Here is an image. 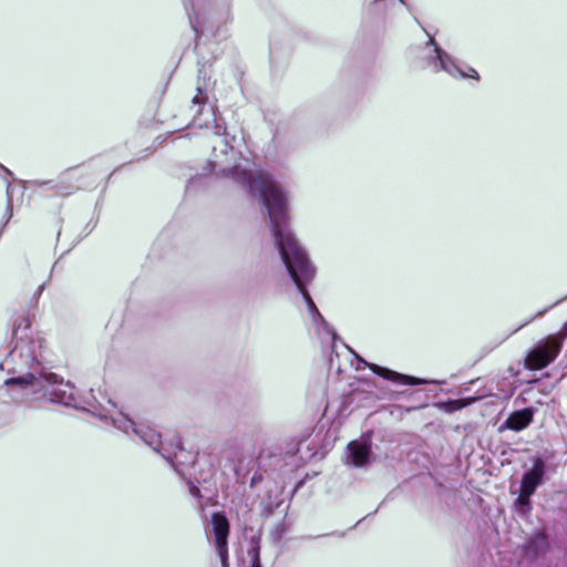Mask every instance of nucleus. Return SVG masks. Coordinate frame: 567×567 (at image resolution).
Returning a JSON list of instances; mask_svg holds the SVG:
<instances>
[{
  "label": "nucleus",
  "mask_w": 567,
  "mask_h": 567,
  "mask_svg": "<svg viewBox=\"0 0 567 567\" xmlns=\"http://www.w3.org/2000/svg\"><path fill=\"white\" fill-rule=\"evenodd\" d=\"M221 177L229 178L237 186L246 189L252 197L260 199L266 208L270 231L280 258L307 306L309 316L319 334H327L332 347L338 339L334 329L324 320L307 290V285L315 278L316 268L307 251L301 246L289 225L288 193L264 172L255 162L240 157L231 167L219 169Z\"/></svg>",
  "instance_id": "nucleus-1"
},
{
  "label": "nucleus",
  "mask_w": 567,
  "mask_h": 567,
  "mask_svg": "<svg viewBox=\"0 0 567 567\" xmlns=\"http://www.w3.org/2000/svg\"><path fill=\"white\" fill-rule=\"evenodd\" d=\"M11 349L1 361L0 369L11 374L6 386L18 388L22 395L35 394L52 402L78 408L73 386L58 374L39 369L42 339L31 330L28 315L19 313L12 321Z\"/></svg>",
  "instance_id": "nucleus-2"
},
{
  "label": "nucleus",
  "mask_w": 567,
  "mask_h": 567,
  "mask_svg": "<svg viewBox=\"0 0 567 567\" xmlns=\"http://www.w3.org/2000/svg\"><path fill=\"white\" fill-rule=\"evenodd\" d=\"M87 404L89 408L85 409L93 415L106 424H112L115 429L127 435L133 434L137 436L145 445L162 455L177 473L184 475L181 467L183 464L181 458L184 455V451L178 437L171 442H163L161 435L154 429L134 422L127 414L118 410L111 400H107L106 405L96 402H89Z\"/></svg>",
  "instance_id": "nucleus-3"
},
{
  "label": "nucleus",
  "mask_w": 567,
  "mask_h": 567,
  "mask_svg": "<svg viewBox=\"0 0 567 567\" xmlns=\"http://www.w3.org/2000/svg\"><path fill=\"white\" fill-rule=\"evenodd\" d=\"M425 50H427V53L424 56V60L426 65L434 72L444 71L451 76L458 79H480V75L475 69L465 64L457 63L453 56H451L436 44L432 37H430L429 41L426 42Z\"/></svg>",
  "instance_id": "nucleus-4"
},
{
  "label": "nucleus",
  "mask_w": 567,
  "mask_h": 567,
  "mask_svg": "<svg viewBox=\"0 0 567 567\" xmlns=\"http://www.w3.org/2000/svg\"><path fill=\"white\" fill-rule=\"evenodd\" d=\"M567 338V322L554 336L537 343L527 354L526 367L532 370H542L551 363L559 354L563 342Z\"/></svg>",
  "instance_id": "nucleus-5"
},
{
  "label": "nucleus",
  "mask_w": 567,
  "mask_h": 567,
  "mask_svg": "<svg viewBox=\"0 0 567 567\" xmlns=\"http://www.w3.org/2000/svg\"><path fill=\"white\" fill-rule=\"evenodd\" d=\"M358 360H359L360 364L368 367L374 374H377L385 380H389L391 382H394V383L408 384V385H422V384H427V383L443 384L444 383L443 381H440V382L427 381L425 379H419L415 377L402 374V373H399L391 369L378 365L375 363H370L360 357H358Z\"/></svg>",
  "instance_id": "nucleus-6"
},
{
  "label": "nucleus",
  "mask_w": 567,
  "mask_h": 567,
  "mask_svg": "<svg viewBox=\"0 0 567 567\" xmlns=\"http://www.w3.org/2000/svg\"><path fill=\"white\" fill-rule=\"evenodd\" d=\"M346 463L354 467H363L371 461V439L364 436L352 441L347 446Z\"/></svg>",
  "instance_id": "nucleus-7"
},
{
  "label": "nucleus",
  "mask_w": 567,
  "mask_h": 567,
  "mask_svg": "<svg viewBox=\"0 0 567 567\" xmlns=\"http://www.w3.org/2000/svg\"><path fill=\"white\" fill-rule=\"evenodd\" d=\"M208 0H189L185 2V9L188 14L189 23L196 33V37L204 34L209 27L207 25L206 9Z\"/></svg>",
  "instance_id": "nucleus-8"
},
{
  "label": "nucleus",
  "mask_w": 567,
  "mask_h": 567,
  "mask_svg": "<svg viewBox=\"0 0 567 567\" xmlns=\"http://www.w3.org/2000/svg\"><path fill=\"white\" fill-rule=\"evenodd\" d=\"M546 471L545 462L542 457H536L530 470L523 475L520 487L527 492H534L542 484Z\"/></svg>",
  "instance_id": "nucleus-9"
},
{
  "label": "nucleus",
  "mask_w": 567,
  "mask_h": 567,
  "mask_svg": "<svg viewBox=\"0 0 567 567\" xmlns=\"http://www.w3.org/2000/svg\"><path fill=\"white\" fill-rule=\"evenodd\" d=\"M210 523L215 547L228 546V535L230 527L226 515L223 512L213 513Z\"/></svg>",
  "instance_id": "nucleus-10"
},
{
  "label": "nucleus",
  "mask_w": 567,
  "mask_h": 567,
  "mask_svg": "<svg viewBox=\"0 0 567 567\" xmlns=\"http://www.w3.org/2000/svg\"><path fill=\"white\" fill-rule=\"evenodd\" d=\"M533 416L534 411L530 408L514 411L501 425V430L509 429L513 431H522L532 423Z\"/></svg>",
  "instance_id": "nucleus-11"
},
{
  "label": "nucleus",
  "mask_w": 567,
  "mask_h": 567,
  "mask_svg": "<svg viewBox=\"0 0 567 567\" xmlns=\"http://www.w3.org/2000/svg\"><path fill=\"white\" fill-rule=\"evenodd\" d=\"M212 124H214L215 127V134L218 136L226 135V127L221 126L217 123V118L215 115V112L212 107L208 109H199L198 114L194 116L193 118V126L196 127H209Z\"/></svg>",
  "instance_id": "nucleus-12"
},
{
  "label": "nucleus",
  "mask_w": 567,
  "mask_h": 567,
  "mask_svg": "<svg viewBox=\"0 0 567 567\" xmlns=\"http://www.w3.org/2000/svg\"><path fill=\"white\" fill-rule=\"evenodd\" d=\"M548 548L547 537L544 533L537 532L532 535L523 546L524 554L528 559L543 555Z\"/></svg>",
  "instance_id": "nucleus-13"
},
{
  "label": "nucleus",
  "mask_w": 567,
  "mask_h": 567,
  "mask_svg": "<svg viewBox=\"0 0 567 567\" xmlns=\"http://www.w3.org/2000/svg\"><path fill=\"white\" fill-rule=\"evenodd\" d=\"M235 152L233 146L226 138L220 140V145H214L213 147V159L209 161V165L213 169L220 166L223 163L227 162L228 156H234Z\"/></svg>",
  "instance_id": "nucleus-14"
},
{
  "label": "nucleus",
  "mask_w": 567,
  "mask_h": 567,
  "mask_svg": "<svg viewBox=\"0 0 567 567\" xmlns=\"http://www.w3.org/2000/svg\"><path fill=\"white\" fill-rule=\"evenodd\" d=\"M476 400H477L476 398H463V399H456V400H447L445 402H439L437 408L445 413H454L456 411H460V410L471 405Z\"/></svg>",
  "instance_id": "nucleus-15"
},
{
  "label": "nucleus",
  "mask_w": 567,
  "mask_h": 567,
  "mask_svg": "<svg viewBox=\"0 0 567 567\" xmlns=\"http://www.w3.org/2000/svg\"><path fill=\"white\" fill-rule=\"evenodd\" d=\"M74 173H75L74 168H70V169L65 171L61 175L60 181L56 184L51 185V188L54 189L55 194L68 195L72 192V187H66L64 184L73 177Z\"/></svg>",
  "instance_id": "nucleus-16"
},
{
  "label": "nucleus",
  "mask_w": 567,
  "mask_h": 567,
  "mask_svg": "<svg viewBox=\"0 0 567 567\" xmlns=\"http://www.w3.org/2000/svg\"><path fill=\"white\" fill-rule=\"evenodd\" d=\"M213 11L210 12L212 16H218L219 19H226L228 16V7L229 1L228 0H209Z\"/></svg>",
  "instance_id": "nucleus-17"
},
{
  "label": "nucleus",
  "mask_w": 567,
  "mask_h": 567,
  "mask_svg": "<svg viewBox=\"0 0 567 567\" xmlns=\"http://www.w3.org/2000/svg\"><path fill=\"white\" fill-rule=\"evenodd\" d=\"M534 494V492H527V489H522L516 498V503L519 504L523 508H525L526 512L530 509V496Z\"/></svg>",
  "instance_id": "nucleus-18"
},
{
  "label": "nucleus",
  "mask_w": 567,
  "mask_h": 567,
  "mask_svg": "<svg viewBox=\"0 0 567 567\" xmlns=\"http://www.w3.org/2000/svg\"><path fill=\"white\" fill-rule=\"evenodd\" d=\"M11 189H12V183L11 182H7V187H6V190H7V220L6 223H8L10 220V218L12 217V196H11Z\"/></svg>",
  "instance_id": "nucleus-19"
},
{
  "label": "nucleus",
  "mask_w": 567,
  "mask_h": 567,
  "mask_svg": "<svg viewBox=\"0 0 567 567\" xmlns=\"http://www.w3.org/2000/svg\"><path fill=\"white\" fill-rule=\"evenodd\" d=\"M372 4L378 9L383 6L395 7L396 4L408 6L404 0H372Z\"/></svg>",
  "instance_id": "nucleus-20"
},
{
  "label": "nucleus",
  "mask_w": 567,
  "mask_h": 567,
  "mask_svg": "<svg viewBox=\"0 0 567 567\" xmlns=\"http://www.w3.org/2000/svg\"><path fill=\"white\" fill-rule=\"evenodd\" d=\"M216 550L220 557L221 567H228V546L216 547Z\"/></svg>",
  "instance_id": "nucleus-21"
},
{
  "label": "nucleus",
  "mask_w": 567,
  "mask_h": 567,
  "mask_svg": "<svg viewBox=\"0 0 567 567\" xmlns=\"http://www.w3.org/2000/svg\"><path fill=\"white\" fill-rule=\"evenodd\" d=\"M558 302H559V301H557V302H555L554 305H551V306H549V307H547V308H545V309H543V310L538 311L536 315H534L532 318H529L526 322H524L519 328H522V327H524V326H526V324L530 323V322H532L534 319H536V318H540V317H543V316H544V315H545V313H546L550 308H553L554 306H556Z\"/></svg>",
  "instance_id": "nucleus-22"
},
{
  "label": "nucleus",
  "mask_w": 567,
  "mask_h": 567,
  "mask_svg": "<svg viewBox=\"0 0 567 567\" xmlns=\"http://www.w3.org/2000/svg\"><path fill=\"white\" fill-rule=\"evenodd\" d=\"M197 91H198V93H197V95H196V96H194V99H193V104H195V105H200V104H203V103H204V100H205V99L202 96V94H203V85H202V84H198V86H197Z\"/></svg>",
  "instance_id": "nucleus-23"
},
{
  "label": "nucleus",
  "mask_w": 567,
  "mask_h": 567,
  "mask_svg": "<svg viewBox=\"0 0 567 567\" xmlns=\"http://www.w3.org/2000/svg\"><path fill=\"white\" fill-rule=\"evenodd\" d=\"M251 567H262L261 564H260L259 550L258 549L254 550V555L251 557Z\"/></svg>",
  "instance_id": "nucleus-24"
},
{
  "label": "nucleus",
  "mask_w": 567,
  "mask_h": 567,
  "mask_svg": "<svg viewBox=\"0 0 567 567\" xmlns=\"http://www.w3.org/2000/svg\"><path fill=\"white\" fill-rule=\"evenodd\" d=\"M189 491H190V493H192L194 496H196V497H199V496H200V495H199V488H198L197 486H195V485H192V484H190V486H189Z\"/></svg>",
  "instance_id": "nucleus-25"
},
{
  "label": "nucleus",
  "mask_w": 567,
  "mask_h": 567,
  "mask_svg": "<svg viewBox=\"0 0 567 567\" xmlns=\"http://www.w3.org/2000/svg\"><path fill=\"white\" fill-rule=\"evenodd\" d=\"M52 182L49 181V182H42V181H35L33 182V185L38 186V187H43V186H48V185H51Z\"/></svg>",
  "instance_id": "nucleus-26"
},
{
  "label": "nucleus",
  "mask_w": 567,
  "mask_h": 567,
  "mask_svg": "<svg viewBox=\"0 0 567 567\" xmlns=\"http://www.w3.org/2000/svg\"><path fill=\"white\" fill-rule=\"evenodd\" d=\"M0 168L8 175V176H12V172L7 168L6 166H3L2 164H0Z\"/></svg>",
  "instance_id": "nucleus-27"
},
{
  "label": "nucleus",
  "mask_w": 567,
  "mask_h": 567,
  "mask_svg": "<svg viewBox=\"0 0 567 567\" xmlns=\"http://www.w3.org/2000/svg\"><path fill=\"white\" fill-rule=\"evenodd\" d=\"M203 74H204V70H203V68H200V69L198 70V78L200 79Z\"/></svg>",
  "instance_id": "nucleus-28"
}]
</instances>
